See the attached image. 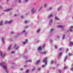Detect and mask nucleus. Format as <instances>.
<instances>
[{
	"label": "nucleus",
	"instance_id": "f8f14e48",
	"mask_svg": "<svg viewBox=\"0 0 73 73\" xmlns=\"http://www.w3.org/2000/svg\"><path fill=\"white\" fill-rule=\"evenodd\" d=\"M11 9H8L6 10H4V11H6L7 12H8V11H11Z\"/></svg>",
	"mask_w": 73,
	"mask_h": 73
},
{
	"label": "nucleus",
	"instance_id": "bb28decb",
	"mask_svg": "<svg viewBox=\"0 0 73 73\" xmlns=\"http://www.w3.org/2000/svg\"><path fill=\"white\" fill-rule=\"evenodd\" d=\"M47 4H45L44 5V7H46L47 6Z\"/></svg>",
	"mask_w": 73,
	"mask_h": 73
},
{
	"label": "nucleus",
	"instance_id": "6e6d98bb",
	"mask_svg": "<svg viewBox=\"0 0 73 73\" xmlns=\"http://www.w3.org/2000/svg\"><path fill=\"white\" fill-rule=\"evenodd\" d=\"M0 8L1 9H2V7L1 6H0Z\"/></svg>",
	"mask_w": 73,
	"mask_h": 73
},
{
	"label": "nucleus",
	"instance_id": "864d4df0",
	"mask_svg": "<svg viewBox=\"0 0 73 73\" xmlns=\"http://www.w3.org/2000/svg\"><path fill=\"white\" fill-rule=\"evenodd\" d=\"M17 16V14H15V15H14V16Z\"/></svg>",
	"mask_w": 73,
	"mask_h": 73
},
{
	"label": "nucleus",
	"instance_id": "ea45409f",
	"mask_svg": "<svg viewBox=\"0 0 73 73\" xmlns=\"http://www.w3.org/2000/svg\"><path fill=\"white\" fill-rule=\"evenodd\" d=\"M52 9V7L50 8L49 9V11H50V10H51V9Z\"/></svg>",
	"mask_w": 73,
	"mask_h": 73
},
{
	"label": "nucleus",
	"instance_id": "393cba45",
	"mask_svg": "<svg viewBox=\"0 0 73 73\" xmlns=\"http://www.w3.org/2000/svg\"><path fill=\"white\" fill-rule=\"evenodd\" d=\"M58 72H59V73H61V70H58Z\"/></svg>",
	"mask_w": 73,
	"mask_h": 73
},
{
	"label": "nucleus",
	"instance_id": "5701e85b",
	"mask_svg": "<svg viewBox=\"0 0 73 73\" xmlns=\"http://www.w3.org/2000/svg\"><path fill=\"white\" fill-rule=\"evenodd\" d=\"M64 38H65V35H64L62 36V38L63 39H64Z\"/></svg>",
	"mask_w": 73,
	"mask_h": 73
},
{
	"label": "nucleus",
	"instance_id": "09e8293b",
	"mask_svg": "<svg viewBox=\"0 0 73 73\" xmlns=\"http://www.w3.org/2000/svg\"><path fill=\"white\" fill-rule=\"evenodd\" d=\"M35 68H34L33 70H32V71H33V70H35Z\"/></svg>",
	"mask_w": 73,
	"mask_h": 73
},
{
	"label": "nucleus",
	"instance_id": "1a4fd4ad",
	"mask_svg": "<svg viewBox=\"0 0 73 73\" xmlns=\"http://www.w3.org/2000/svg\"><path fill=\"white\" fill-rule=\"evenodd\" d=\"M70 44L69 45V46H72L71 45H73V42H70Z\"/></svg>",
	"mask_w": 73,
	"mask_h": 73
},
{
	"label": "nucleus",
	"instance_id": "2eb2a0df",
	"mask_svg": "<svg viewBox=\"0 0 73 73\" xmlns=\"http://www.w3.org/2000/svg\"><path fill=\"white\" fill-rule=\"evenodd\" d=\"M2 41L3 43H4V38L3 37L2 38Z\"/></svg>",
	"mask_w": 73,
	"mask_h": 73
},
{
	"label": "nucleus",
	"instance_id": "052dcab7",
	"mask_svg": "<svg viewBox=\"0 0 73 73\" xmlns=\"http://www.w3.org/2000/svg\"><path fill=\"white\" fill-rule=\"evenodd\" d=\"M41 8H42V7H41L40 8V10L41 9Z\"/></svg>",
	"mask_w": 73,
	"mask_h": 73
},
{
	"label": "nucleus",
	"instance_id": "6e6552de",
	"mask_svg": "<svg viewBox=\"0 0 73 73\" xmlns=\"http://www.w3.org/2000/svg\"><path fill=\"white\" fill-rule=\"evenodd\" d=\"M57 27L58 28H64V27L62 26V25L58 26Z\"/></svg>",
	"mask_w": 73,
	"mask_h": 73
},
{
	"label": "nucleus",
	"instance_id": "20e7f679",
	"mask_svg": "<svg viewBox=\"0 0 73 73\" xmlns=\"http://www.w3.org/2000/svg\"><path fill=\"white\" fill-rule=\"evenodd\" d=\"M0 53V54H1V56H2V57L3 58V57H4V56H5V54L3 55V54H2V51H1Z\"/></svg>",
	"mask_w": 73,
	"mask_h": 73
},
{
	"label": "nucleus",
	"instance_id": "473e14b6",
	"mask_svg": "<svg viewBox=\"0 0 73 73\" xmlns=\"http://www.w3.org/2000/svg\"><path fill=\"white\" fill-rule=\"evenodd\" d=\"M54 30L53 29H51V30H50V32H53V30Z\"/></svg>",
	"mask_w": 73,
	"mask_h": 73
},
{
	"label": "nucleus",
	"instance_id": "8fccbe9b",
	"mask_svg": "<svg viewBox=\"0 0 73 73\" xmlns=\"http://www.w3.org/2000/svg\"><path fill=\"white\" fill-rule=\"evenodd\" d=\"M25 32V30H24V31H23V33H24V32Z\"/></svg>",
	"mask_w": 73,
	"mask_h": 73
},
{
	"label": "nucleus",
	"instance_id": "412c9836",
	"mask_svg": "<svg viewBox=\"0 0 73 73\" xmlns=\"http://www.w3.org/2000/svg\"><path fill=\"white\" fill-rule=\"evenodd\" d=\"M55 20H59V19L57 18V17H56L55 18Z\"/></svg>",
	"mask_w": 73,
	"mask_h": 73
},
{
	"label": "nucleus",
	"instance_id": "680f3d73",
	"mask_svg": "<svg viewBox=\"0 0 73 73\" xmlns=\"http://www.w3.org/2000/svg\"><path fill=\"white\" fill-rule=\"evenodd\" d=\"M24 57H25V58H26V56H25Z\"/></svg>",
	"mask_w": 73,
	"mask_h": 73
},
{
	"label": "nucleus",
	"instance_id": "de8ad7c7",
	"mask_svg": "<svg viewBox=\"0 0 73 73\" xmlns=\"http://www.w3.org/2000/svg\"><path fill=\"white\" fill-rule=\"evenodd\" d=\"M11 34H13V33H14L13 32H11Z\"/></svg>",
	"mask_w": 73,
	"mask_h": 73
},
{
	"label": "nucleus",
	"instance_id": "a878e982",
	"mask_svg": "<svg viewBox=\"0 0 73 73\" xmlns=\"http://www.w3.org/2000/svg\"><path fill=\"white\" fill-rule=\"evenodd\" d=\"M45 44H44L42 46V48H44V47H45Z\"/></svg>",
	"mask_w": 73,
	"mask_h": 73
},
{
	"label": "nucleus",
	"instance_id": "f704fd0d",
	"mask_svg": "<svg viewBox=\"0 0 73 73\" xmlns=\"http://www.w3.org/2000/svg\"><path fill=\"white\" fill-rule=\"evenodd\" d=\"M4 62H3V63H1V64H0V65H1V66H2V65H3V64H4Z\"/></svg>",
	"mask_w": 73,
	"mask_h": 73
},
{
	"label": "nucleus",
	"instance_id": "603ef678",
	"mask_svg": "<svg viewBox=\"0 0 73 73\" xmlns=\"http://www.w3.org/2000/svg\"><path fill=\"white\" fill-rule=\"evenodd\" d=\"M41 70V68H38V70Z\"/></svg>",
	"mask_w": 73,
	"mask_h": 73
},
{
	"label": "nucleus",
	"instance_id": "0e129e2a",
	"mask_svg": "<svg viewBox=\"0 0 73 73\" xmlns=\"http://www.w3.org/2000/svg\"><path fill=\"white\" fill-rule=\"evenodd\" d=\"M72 19H73V17H72Z\"/></svg>",
	"mask_w": 73,
	"mask_h": 73
},
{
	"label": "nucleus",
	"instance_id": "e433bc0d",
	"mask_svg": "<svg viewBox=\"0 0 73 73\" xmlns=\"http://www.w3.org/2000/svg\"><path fill=\"white\" fill-rule=\"evenodd\" d=\"M19 46H18V47H16V48H16V49H19Z\"/></svg>",
	"mask_w": 73,
	"mask_h": 73
},
{
	"label": "nucleus",
	"instance_id": "a19ab883",
	"mask_svg": "<svg viewBox=\"0 0 73 73\" xmlns=\"http://www.w3.org/2000/svg\"><path fill=\"white\" fill-rule=\"evenodd\" d=\"M68 50H69V49H68V48H67L66 49V51L67 52H68Z\"/></svg>",
	"mask_w": 73,
	"mask_h": 73
},
{
	"label": "nucleus",
	"instance_id": "c756f323",
	"mask_svg": "<svg viewBox=\"0 0 73 73\" xmlns=\"http://www.w3.org/2000/svg\"><path fill=\"white\" fill-rule=\"evenodd\" d=\"M61 55H62V53H60L59 54V56H61Z\"/></svg>",
	"mask_w": 73,
	"mask_h": 73
},
{
	"label": "nucleus",
	"instance_id": "f03ea898",
	"mask_svg": "<svg viewBox=\"0 0 73 73\" xmlns=\"http://www.w3.org/2000/svg\"><path fill=\"white\" fill-rule=\"evenodd\" d=\"M3 68H4V69H5L6 70V72L7 73H8V71H7V66H3Z\"/></svg>",
	"mask_w": 73,
	"mask_h": 73
},
{
	"label": "nucleus",
	"instance_id": "c03bdc74",
	"mask_svg": "<svg viewBox=\"0 0 73 73\" xmlns=\"http://www.w3.org/2000/svg\"><path fill=\"white\" fill-rule=\"evenodd\" d=\"M24 67H25V68H27V65H25L24 66Z\"/></svg>",
	"mask_w": 73,
	"mask_h": 73
},
{
	"label": "nucleus",
	"instance_id": "9d476101",
	"mask_svg": "<svg viewBox=\"0 0 73 73\" xmlns=\"http://www.w3.org/2000/svg\"><path fill=\"white\" fill-rule=\"evenodd\" d=\"M27 39H26L25 40V42H23V44H26V43H27Z\"/></svg>",
	"mask_w": 73,
	"mask_h": 73
},
{
	"label": "nucleus",
	"instance_id": "dca6fc26",
	"mask_svg": "<svg viewBox=\"0 0 73 73\" xmlns=\"http://www.w3.org/2000/svg\"><path fill=\"white\" fill-rule=\"evenodd\" d=\"M40 60H38V61H37L36 64H38L40 62Z\"/></svg>",
	"mask_w": 73,
	"mask_h": 73
},
{
	"label": "nucleus",
	"instance_id": "39448f33",
	"mask_svg": "<svg viewBox=\"0 0 73 73\" xmlns=\"http://www.w3.org/2000/svg\"><path fill=\"white\" fill-rule=\"evenodd\" d=\"M31 12L33 13H35V9H34V8H33L32 9Z\"/></svg>",
	"mask_w": 73,
	"mask_h": 73
},
{
	"label": "nucleus",
	"instance_id": "69168bd1",
	"mask_svg": "<svg viewBox=\"0 0 73 73\" xmlns=\"http://www.w3.org/2000/svg\"><path fill=\"white\" fill-rule=\"evenodd\" d=\"M26 35H27V33H26Z\"/></svg>",
	"mask_w": 73,
	"mask_h": 73
},
{
	"label": "nucleus",
	"instance_id": "ddd939ff",
	"mask_svg": "<svg viewBox=\"0 0 73 73\" xmlns=\"http://www.w3.org/2000/svg\"><path fill=\"white\" fill-rule=\"evenodd\" d=\"M46 53H47V51H46L42 52V53H43V54H46Z\"/></svg>",
	"mask_w": 73,
	"mask_h": 73
},
{
	"label": "nucleus",
	"instance_id": "bf43d9fd",
	"mask_svg": "<svg viewBox=\"0 0 73 73\" xmlns=\"http://www.w3.org/2000/svg\"><path fill=\"white\" fill-rule=\"evenodd\" d=\"M19 3H20V2H21V1L19 0Z\"/></svg>",
	"mask_w": 73,
	"mask_h": 73
},
{
	"label": "nucleus",
	"instance_id": "423d86ee",
	"mask_svg": "<svg viewBox=\"0 0 73 73\" xmlns=\"http://www.w3.org/2000/svg\"><path fill=\"white\" fill-rule=\"evenodd\" d=\"M38 50L39 51L42 50V48H41V46H40L38 48Z\"/></svg>",
	"mask_w": 73,
	"mask_h": 73
},
{
	"label": "nucleus",
	"instance_id": "37998d69",
	"mask_svg": "<svg viewBox=\"0 0 73 73\" xmlns=\"http://www.w3.org/2000/svg\"><path fill=\"white\" fill-rule=\"evenodd\" d=\"M45 66V65H43L42 66V67H43V68H44V67Z\"/></svg>",
	"mask_w": 73,
	"mask_h": 73
},
{
	"label": "nucleus",
	"instance_id": "0eeeda50",
	"mask_svg": "<svg viewBox=\"0 0 73 73\" xmlns=\"http://www.w3.org/2000/svg\"><path fill=\"white\" fill-rule=\"evenodd\" d=\"M73 29V26H71L70 27V28L69 29H70V32H72V29Z\"/></svg>",
	"mask_w": 73,
	"mask_h": 73
},
{
	"label": "nucleus",
	"instance_id": "13d9d810",
	"mask_svg": "<svg viewBox=\"0 0 73 73\" xmlns=\"http://www.w3.org/2000/svg\"><path fill=\"white\" fill-rule=\"evenodd\" d=\"M52 69H55V68L53 67L52 68Z\"/></svg>",
	"mask_w": 73,
	"mask_h": 73
},
{
	"label": "nucleus",
	"instance_id": "c85d7f7f",
	"mask_svg": "<svg viewBox=\"0 0 73 73\" xmlns=\"http://www.w3.org/2000/svg\"><path fill=\"white\" fill-rule=\"evenodd\" d=\"M54 46L55 49H57V46L55 45Z\"/></svg>",
	"mask_w": 73,
	"mask_h": 73
},
{
	"label": "nucleus",
	"instance_id": "3c124183",
	"mask_svg": "<svg viewBox=\"0 0 73 73\" xmlns=\"http://www.w3.org/2000/svg\"><path fill=\"white\" fill-rule=\"evenodd\" d=\"M25 2H27V1H28V0H25Z\"/></svg>",
	"mask_w": 73,
	"mask_h": 73
},
{
	"label": "nucleus",
	"instance_id": "f257e3e1",
	"mask_svg": "<svg viewBox=\"0 0 73 73\" xmlns=\"http://www.w3.org/2000/svg\"><path fill=\"white\" fill-rule=\"evenodd\" d=\"M48 59V57H46L44 58V59L43 61V62L45 63L46 65L47 64V59Z\"/></svg>",
	"mask_w": 73,
	"mask_h": 73
},
{
	"label": "nucleus",
	"instance_id": "4be33fe9",
	"mask_svg": "<svg viewBox=\"0 0 73 73\" xmlns=\"http://www.w3.org/2000/svg\"><path fill=\"white\" fill-rule=\"evenodd\" d=\"M53 17V15H50L49 16V18H50V17Z\"/></svg>",
	"mask_w": 73,
	"mask_h": 73
},
{
	"label": "nucleus",
	"instance_id": "4d7b16f0",
	"mask_svg": "<svg viewBox=\"0 0 73 73\" xmlns=\"http://www.w3.org/2000/svg\"><path fill=\"white\" fill-rule=\"evenodd\" d=\"M71 66H73V64H72Z\"/></svg>",
	"mask_w": 73,
	"mask_h": 73
},
{
	"label": "nucleus",
	"instance_id": "7c9ffc66",
	"mask_svg": "<svg viewBox=\"0 0 73 73\" xmlns=\"http://www.w3.org/2000/svg\"><path fill=\"white\" fill-rule=\"evenodd\" d=\"M70 70L71 71H73V68H71L70 69Z\"/></svg>",
	"mask_w": 73,
	"mask_h": 73
},
{
	"label": "nucleus",
	"instance_id": "9b49d317",
	"mask_svg": "<svg viewBox=\"0 0 73 73\" xmlns=\"http://www.w3.org/2000/svg\"><path fill=\"white\" fill-rule=\"evenodd\" d=\"M11 45H10V46H9L7 49V50H11Z\"/></svg>",
	"mask_w": 73,
	"mask_h": 73
},
{
	"label": "nucleus",
	"instance_id": "e2e57ef3",
	"mask_svg": "<svg viewBox=\"0 0 73 73\" xmlns=\"http://www.w3.org/2000/svg\"><path fill=\"white\" fill-rule=\"evenodd\" d=\"M21 70H23V69H21Z\"/></svg>",
	"mask_w": 73,
	"mask_h": 73
},
{
	"label": "nucleus",
	"instance_id": "4468645a",
	"mask_svg": "<svg viewBox=\"0 0 73 73\" xmlns=\"http://www.w3.org/2000/svg\"><path fill=\"white\" fill-rule=\"evenodd\" d=\"M61 7H60L58 8L57 10L58 11H59L61 10Z\"/></svg>",
	"mask_w": 73,
	"mask_h": 73
},
{
	"label": "nucleus",
	"instance_id": "338daca9",
	"mask_svg": "<svg viewBox=\"0 0 73 73\" xmlns=\"http://www.w3.org/2000/svg\"><path fill=\"white\" fill-rule=\"evenodd\" d=\"M8 0H7V1H8Z\"/></svg>",
	"mask_w": 73,
	"mask_h": 73
},
{
	"label": "nucleus",
	"instance_id": "2f4dec72",
	"mask_svg": "<svg viewBox=\"0 0 73 73\" xmlns=\"http://www.w3.org/2000/svg\"><path fill=\"white\" fill-rule=\"evenodd\" d=\"M67 68H68V67L65 66V67H64V69H66Z\"/></svg>",
	"mask_w": 73,
	"mask_h": 73
},
{
	"label": "nucleus",
	"instance_id": "a211bd4d",
	"mask_svg": "<svg viewBox=\"0 0 73 73\" xmlns=\"http://www.w3.org/2000/svg\"><path fill=\"white\" fill-rule=\"evenodd\" d=\"M68 55H69V56H72L73 54H71L70 53H68Z\"/></svg>",
	"mask_w": 73,
	"mask_h": 73
},
{
	"label": "nucleus",
	"instance_id": "79ce46f5",
	"mask_svg": "<svg viewBox=\"0 0 73 73\" xmlns=\"http://www.w3.org/2000/svg\"><path fill=\"white\" fill-rule=\"evenodd\" d=\"M27 28H28V26H26L25 27V29Z\"/></svg>",
	"mask_w": 73,
	"mask_h": 73
},
{
	"label": "nucleus",
	"instance_id": "58836bf2",
	"mask_svg": "<svg viewBox=\"0 0 73 73\" xmlns=\"http://www.w3.org/2000/svg\"><path fill=\"white\" fill-rule=\"evenodd\" d=\"M53 63V61H52L51 62V64H52Z\"/></svg>",
	"mask_w": 73,
	"mask_h": 73
},
{
	"label": "nucleus",
	"instance_id": "a18cd8bd",
	"mask_svg": "<svg viewBox=\"0 0 73 73\" xmlns=\"http://www.w3.org/2000/svg\"><path fill=\"white\" fill-rule=\"evenodd\" d=\"M27 21H25V23H27Z\"/></svg>",
	"mask_w": 73,
	"mask_h": 73
},
{
	"label": "nucleus",
	"instance_id": "6ab92c4d",
	"mask_svg": "<svg viewBox=\"0 0 73 73\" xmlns=\"http://www.w3.org/2000/svg\"><path fill=\"white\" fill-rule=\"evenodd\" d=\"M3 25V21H1L0 23V25Z\"/></svg>",
	"mask_w": 73,
	"mask_h": 73
},
{
	"label": "nucleus",
	"instance_id": "774afa93",
	"mask_svg": "<svg viewBox=\"0 0 73 73\" xmlns=\"http://www.w3.org/2000/svg\"><path fill=\"white\" fill-rule=\"evenodd\" d=\"M59 36H58V38H59Z\"/></svg>",
	"mask_w": 73,
	"mask_h": 73
},
{
	"label": "nucleus",
	"instance_id": "7ed1b4c3",
	"mask_svg": "<svg viewBox=\"0 0 73 73\" xmlns=\"http://www.w3.org/2000/svg\"><path fill=\"white\" fill-rule=\"evenodd\" d=\"M12 21H13V20H12L9 22H5V24H10V23H11Z\"/></svg>",
	"mask_w": 73,
	"mask_h": 73
},
{
	"label": "nucleus",
	"instance_id": "b1692460",
	"mask_svg": "<svg viewBox=\"0 0 73 73\" xmlns=\"http://www.w3.org/2000/svg\"><path fill=\"white\" fill-rule=\"evenodd\" d=\"M40 29H39L37 31V33H38V32H40Z\"/></svg>",
	"mask_w": 73,
	"mask_h": 73
},
{
	"label": "nucleus",
	"instance_id": "5fc2aeb1",
	"mask_svg": "<svg viewBox=\"0 0 73 73\" xmlns=\"http://www.w3.org/2000/svg\"><path fill=\"white\" fill-rule=\"evenodd\" d=\"M16 44H15V45L14 46V48H15V47H16Z\"/></svg>",
	"mask_w": 73,
	"mask_h": 73
},
{
	"label": "nucleus",
	"instance_id": "72a5a7b5",
	"mask_svg": "<svg viewBox=\"0 0 73 73\" xmlns=\"http://www.w3.org/2000/svg\"><path fill=\"white\" fill-rule=\"evenodd\" d=\"M15 53V51H12V52H11V54H13V53Z\"/></svg>",
	"mask_w": 73,
	"mask_h": 73
},
{
	"label": "nucleus",
	"instance_id": "aec40b11",
	"mask_svg": "<svg viewBox=\"0 0 73 73\" xmlns=\"http://www.w3.org/2000/svg\"><path fill=\"white\" fill-rule=\"evenodd\" d=\"M66 58H67V56H66L65 57V59H64V61H66Z\"/></svg>",
	"mask_w": 73,
	"mask_h": 73
},
{
	"label": "nucleus",
	"instance_id": "4c0bfd02",
	"mask_svg": "<svg viewBox=\"0 0 73 73\" xmlns=\"http://www.w3.org/2000/svg\"><path fill=\"white\" fill-rule=\"evenodd\" d=\"M28 72H29V70H27L26 72V73H28Z\"/></svg>",
	"mask_w": 73,
	"mask_h": 73
},
{
	"label": "nucleus",
	"instance_id": "f3484780",
	"mask_svg": "<svg viewBox=\"0 0 73 73\" xmlns=\"http://www.w3.org/2000/svg\"><path fill=\"white\" fill-rule=\"evenodd\" d=\"M32 62V60H28V61H26V62Z\"/></svg>",
	"mask_w": 73,
	"mask_h": 73
},
{
	"label": "nucleus",
	"instance_id": "cd10ccee",
	"mask_svg": "<svg viewBox=\"0 0 73 73\" xmlns=\"http://www.w3.org/2000/svg\"><path fill=\"white\" fill-rule=\"evenodd\" d=\"M62 50V48H60L59 49V50H60V51L61 50Z\"/></svg>",
	"mask_w": 73,
	"mask_h": 73
},
{
	"label": "nucleus",
	"instance_id": "49530a36",
	"mask_svg": "<svg viewBox=\"0 0 73 73\" xmlns=\"http://www.w3.org/2000/svg\"><path fill=\"white\" fill-rule=\"evenodd\" d=\"M24 18V17L23 16H22L21 17V18H22V19H23Z\"/></svg>",
	"mask_w": 73,
	"mask_h": 73
},
{
	"label": "nucleus",
	"instance_id": "c9c22d12",
	"mask_svg": "<svg viewBox=\"0 0 73 73\" xmlns=\"http://www.w3.org/2000/svg\"><path fill=\"white\" fill-rule=\"evenodd\" d=\"M53 21V20L52 19H51V20L50 21V23H52Z\"/></svg>",
	"mask_w": 73,
	"mask_h": 73
}]
</instances>
